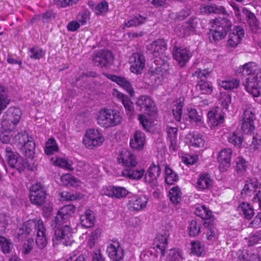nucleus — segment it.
<instances>
[{
    "mask_svg": "<svg viewBox=\"0 0 261 261\" xmlns=\"http://www.w3.org/2000/svg\"><path fill=\"white\" fill-rule=\"evenodd\" d=\"M238 76H243L245 90L254 97L261 95V66L249 62L240 65L235 70Z\"/></svg>",
    "mask_w": 261,
    "mask_h": 261,
    "instance_id": "nucleus-1",
    "label": "nucleus"
},
{
    "mask_svg": "<svg viewBox=\"0 0 261 261\" xmlns=\"http://www.w3.org/2000/svg\"><path fill=\"white\" fill-rule=\"evenodd\" d=\"M64 223L51 221V225L54 231V235L52 239L54 244L69 246L73 242L72 229L68 225H64Z\"/></svg>",
    "mask_w": 261,
    "mask_h": 261,
    "instance_id": "nucleus-2",
    "label": "nucleus"
},
{
    "mask_svg": "<svg viewBox=\"0 0 261 261\" xmlns=\"http://www.w3.org/2000/svg\"><path fill=\"white\" fill-rule=\"evenodd\" d=\"M105 138L102 133L97 129H87L83 138L82 142L88 149L94 150L102 145Z\"/></svg>",
    "mask_w": 261,
    "mask_h": 261,
    "instance_id": "nucleus-3",
    "label": "nucleus"
},
{
    "mask_svg": "<svg viewBox=\"0 0 261 261\" xmlns=\"http://www.w3.org/2000/svg\"><path fill=\"white\" fill-rule=\"evenodd\" d=\"M168 246V238L166 235L158 234L154 240L152 246L147 252V255L155 260L158 257L162 259L165 255Z\"/></svg>",
    "mask_w": 261,
    "mask_h": 261,
    "instance_id": "nucleus-4",
    "label": "nucleus"
},
{
    "mask_svg": "<svg viewBox=\"0 0 261 261\" xmlns=\"http://www.w3.org/2000/svg\"><path fill=\"white\" fill-rule=\"evenodd\" d=\"M5 152L7 161L11 168L16 169L20 173L24 171L26 162L22 157L17 152L13 151L10 147L6 148Z\"/></svg>",
    "mask_w": 261,
    "mask_h": 261,
    "instance_id": "nucleus-5",
    "label": "nucleus"
},
{
    "mask_svg": "<svg viewBox=\"0 0 261 261\" xmlns=\"http://www.w3.org/2000/svg\"><path fill=\"white\" fill-rule=\"evenodd\" d=\"M44 187L40 182L32 185L30 188L29 198L32 204L41 206L44 204L46 199Z\"/></svg>",
    "mask_w": 261,
    "mask_h": 261,
    "instance_id": "nucleus-6",
    "label": "nucleus"
},
{
    "mask_svg": "<svg viewBox=\"0 0 261 261\" xmlns=\"http://www.w3.org/2000/svg\"><path fill=\"white\" fill-rule=\"evenodd\" d=\"M43 221L41 218L30 219L25 222L22 225L21 234H18L19 239L21 236L27 237L28 235H34L35 233L40 230H43L44 227Z\"/></svg>",
    "mask_w": 261,
    "mask_h": 261,
    "instance_id": "nucleus-7",
    "label": "nucleus"
},
{
    "mask_svg": "<svg viewBox=\"0 0 261 261\" xmlns=\"http://www.w3.org/2000/svg\"><path fill=\"white\" fill-rule=\"evenodd\" d=\"M161 173V169L159 164L151 163L144 175V181L152 188L158 185V179Z\"/></svg>",
    "mask_w": 261,
    "mask_h": 261,
    "instance_id": "nucleus-8",
    "label": "nucleus"
},
{
    "mask_svg": "<svg viewBox=\"0 0 261 261\" xmlns=\"http://www.w3.org/2000/svg\"><path fill=\"white\" fill-rule=\"evenodd\" d=\"M137 106L140 109H144L148 115L155 117L157 114V108L154 101L148 96L141 95L136 102Z\"/></svg>",
    "mask_w": 261,
    "mask_h": 261,
    "instance_id": "nucleus-9",
    "label": "nucleus"
},
{
    "mask_svg": "<svg viewBox=\"0 0 261 261\" xmlns=\"http://www.w3.org/2000/svg\"><path fill=\"white\" fill-rule=\"evenodd\" d=\"M145 58L141 53H134L130 56L129 62L132 72L138 74L141 73L145 65Z\"/></svg>",
    "mask_w": 261,
    "mask_h": 261,
    "instance_id": "nucleus-10",
    "label": "nucleus"
},
{
    "mask_svg": "<svg viewBox=\"0 0 261 261\" xmlns=\"http://www.w3.org/2000/svg\"><path fill=\"white\" fill-rule=\"evenodd\" d=\"M97 123L106 128L114 126V113L113 110L102 109L98 112Z\"/></svg>",
    "mask_w": 261,
    "mask_h": 261,
    "instance_id": "nucleus-11",
    "label": "nucleus"
},
{
    "mask_svg": "<svg viewBox=\"0 0 261 261\" xmlns=\"http://www.w3.org/2000/svg\"><path fill=\"white\" fill-rule=\"evenodd\" d=\"M232 150L230 148H223L218 153L217 159L219 163V169L221 172H225L231 165Z\"/></svg>",
    "mask_w": 261,
    "mask_h": 261,
    "instance_id": "nucleus-12",
    "label": "nucleus"
},
{
    "mask_svg": "<svg viewBox=\"0 0 261 261\" xmlns=\"http://www.w3.org/2000/svg\"><path fill=\"white\" fill-rule=\"evenodd\" d=\"M113 59V54L110 51L102 49L94 54L93 62L95 66L102 67L109 65Z\"/></svg>",
    "mask_w": 261,
    "mask_h": 261,
    "instance_id": "nucleus-13",
    "label": "nucleus"
},
{
    "mask_svg": "<svg viewBox=\"0 0 261 261\" xmlns=\"http://www.w3.org/2000/svg\"><path fill=\"white\" fill-rule=\"evenodd\" d=\"M117 161L119 164L128 167H135L138 165L135 155L126 148L122 149L117 158Z\"/></svg>",
    "mask_w": 261,
    "mask_h": 261,
    "instance_id": "nucleus-14",
    "label": "nucleus"
},
{
    "mask_svg": "<svg viewBox=\"0 0 261 261\" xmlns=\"http://www.w3.org/2000/svg\"><path fill=\"white\" fill-rule=\"evenodd\" d=\"M174 59L181 67L186 65L192 56V53L187 48L174 47L173 49Z\"/></svg>",
    "mask_w": 261,
    "mask_h": 261,
    "instance_id": "nucleus-15",
    "label": "nucleus"
},
{
    "mask_svg": "<svg viewBox=\"0 0 261 261\" xmlns=\"http://www.w3.org/2000/svg\"><path fill=\"white\" fill-rule=\"evenodd\" d=\"M76 207L73 204L64 205L59 209L53 221L66 223L74 213Z\"/></svg>",
    "mask_w": 261,
    "mask_h": 261,
    "instance_id": "nucleus-16",
    "label": "nucleus"
},
{
    "mask_svg": "<svg viewBox=\"0 0 261 261\" xmlns=\"http://www.w3.org/2000/svg\"><path fill=\"white\" fill-rule=\"evenodd\" d=\"M167 47V42L163 38L157 39L146 46V49L154 56L162 54Z\"/></svg>",
    "mask_w": 261,
    "mask_h": 261,
    "instance_id": "nucleus-17",
    "label": "nucleus"
},
{
    "mask_svg": "<svg viewBox=\"0 0 261 261\" xmlns=\"http://www.w3.org/2000/svg\"><path fill=\"white\" fill-rule=\"evenodd\" d=\"M259 188V184L257 178H248L241 191V195L244 197H250L254 194Z\"/></svg>",
    "mask_w": 261,
    "mask_h": 261,
    "instance_id": "nucleus-18",
    "label": "nucleus"
},
{
    "mask_svg": "<svg viewBox=\"0 0 261 261\" xmlns=\"http://www.w3.org/2000/svg\"><path fill=\"white\" fill-rule=\"evenodd\" d=\"M244 30L241 26H235L232 32L229 35L228 40V45L231 47H236L240 43L244 36Z\"/></svg>",
    "mask_w": 261,
    "mask_h": 261,
    "instance_id": "nucleus-19",
    "label": "nucleus"
},
{
    "mask_svg": "<svg viewBox=\"0 0 261 261\" xmlns=\"http://www.w3.org/2000/svg\"><path fill=\"white\" fill-rule=\"evenodd\" d=\"M148 198L146 195H141L134 199L130 200L127 204L128 209L132 211H139L146 206Z\"/></svg>",
    "mask_w": 261,
    "mask_h": 261,
    "instance_id": "nucleus-20",
    "label": "nucleus"
},
{
    "mask_svg": "<svg viewBox=\"0 0 261 261\" xmlns=\"http://www.w3.org/2000/svg\"><path fill=\"white\" fill-rule=\"evenodd\" d=\"M203 226L206 229L205 233L206 239L211 242L216 241L219 238V232L215 226L214 221L213 220L204 221Z\"/></svg>",
    "mask_w": 261,
    "mask_h": 261,
    "instance_id": "nucleus-21",
    "label": "nucleus"
},
{
    "mask_svg": "<svg viewBox=\"0 0 261 261\" xmlns=\"http://www.w3.org/2000/svg\"><path fill=\"white\" fill-rule=\"evenodd\" d=\"M115 93H117L116 97L117 99L121 102L125 108L126 114L130 116L134 114V103L125 94L118 92L115 89Z\"/></svg>",
    "mask_w": 261,
    "mask_h": 261,
    "instance_id": "nucleus-22",
    "label": "nucleus"
},
{
    "mask_svg": "<svg viewBox=\"0 0 261 261\" xmlns=\"http://www.w3.org/2000/svg\"><path fill=\"white\" fill-rule=\"evenodd\" d=\"M145 141L144 134L140 131L137 130L134 135L133 138L130 139L129 144L133 149L140 150L144 148Z\"/></svg>",
    "mask_w": 261,
    "mask_h": 261,
    "instance_id": "nucleus-23",
    "label": "nucleus"
},
{
    "mask_svg": "<svg viewBox=\"0 0 261 261\" xmlns=\"http://www.w3.org/2000/svg\"><path fill=\"white\" fill-rule=\"evenodd\" d=\"M231 27V23L229 20L224 17H219L213 19L212 28H215L221 31L227 33Z\"/></svg>",
    "mask_w": 261,
    "mask_h": 261,
    "instance_id": "nucleus-24",
    "label": "nucleus"
},
{
    "mask_svg": "<svg viewBox=\"0 0 261 261\" xmlns=\"http://www.w3.org/2000/svg\"><path fill=\"white\" fill-rule=\"evenodd\" d=\"M213 180L208 173L200 174L197 181L196 188L198 191L209 189L212 185Z\"/></svg>",
    "mask_w": 261,
    "mask_h": 261,
    "instance_id": "nucleus-25",
    "label": "nucleus"
},
{
    "mask_svg": "<svg viewBox=\"0 0 261 261\" xmlns=\"http://www.w3.org/2000/svg\"><path fill=\"white\" fill-rule=\"evenodd\" d=\"M209 126L211 127L218 126L224 121V117L221 114H218L216 110L210 111L207 115Z\"/></svg>",
    "mask_w": 261,
    "mask_h": 261,
    "instance_id": "nucleus-26",
    "label": "nucleus"
},
{
    "mask_svg": "<svg viewBox=\"0 0 261 261\" xmlns=\"http://www.w3.org/2000/svg\"><path fill=\"white\" fill-rule=\"evenodd\" d=\"M80 222L82 226L85 228H90L93 226L95 217L93 212L89 209L86 210L84 214L80 216Z\"/></svg>",
    "mask_w": 261,
    "mask_h": 261,
    "instance_id": "nucleus-27",
    "label": "nucleus"
},
{
    "mask_svg": "<svg viewBox=\"0 0 261 261\" xmlns=\"http://www.w3.org/2000/svg\"><path fill=\"white\" fill-rule=\"evenodd\" d=\"M21 110L17 107H10L5 112L4 116L16 124H17L21 118Z\"/></svg>",
    "mask_w": 261,
    "mask_h": 261,
    "instance_id": "nucleus-28",
    "label": "nucleus"
},
{
    "mask_svg": "<svg viewBox=\"0 0 261 261\" xmlns=\"http://www.w3.org/2000/svg\"><path fill=\"white\" fill-rule=\"evenodd\" d=\"M185 98L180 97L174 101L172 109V113L175 119L177 121H180L182 114V109L184 106Z\"/></svg>",
    "mask_w": 261,
    "mask_h": 261,
    "instance_id": "nucleus-29",
    "label": "nucleus"
},
{
    "mask_svg": "<svg viewBox=\"0 0 261 261\" xmlns=\"http://www.w3.org/2000/svg\"><path fill=\"white\" fill-rule=\"evenodd\" d=\"M238 210L247 220H250L254 215V210L252 206L247 202H242L238 206Z\"/></svg>",
    "mask_w": 261,
    "mask_h": 261,
    "instance_id": "nucleus-30",
    "label": "nucleus"
},
{
    "mask_svg": "<svg viewBox=\"0 0 261 261\" xmlns=\"http://www.w3.org/2000/svg\"><path fill=\"white\" fill-rule=\"evenodd\" d=\"M195 215L201 218L205 221H208L212 220L214 221V216L212 212L204 205L197 206L195 210Z\"/></svg>",
    "mask_w": 261,
    "mask_h": 261,
    "instance_id": "nucleus-31",
    "label": "nucleus"
},
{
    "mask_svg": "<svg viewBox=\"0 0 261 261\" xmlns=\"http://www.w3.org/2000/svg\"><path fill=\"white\" fill-rule=\"evenodd\" d=\"M167 138L170 142V149L175 151L177 149V128L167 126L166 127Z\"/></svg>",
    "mask_w": 261,
    "mask_h": 261,
    "instance_id": "nucleus-32",
    "label": "nucleus"
},
{
    "mask_svg": "<svg viewBox=\"0 0 261 261\" xmlns=\"http://www.w3.org/2000/svg\"><path fill=\"white\" fill-rule=\"evenodd\" d=\"M115 83L125 90L130 96H133L135 91L130 83L125 77L115 75Z\"/></svg>",
    "mask_w": 261,
    "mask_h": 261,
    "instance_id": "nucleus-33",
    "label": "nucleus"
},
{
    "mask_svg": "<svg viewBox=\"0 0 261 261\" xmlns=\"http://www.w3.org/2000/svg\"><path fill=\"white\" fill-rule=\"evenodd\" d=\"M202 225L199 221L192 220L190 221L188 226L187 232L191 237H196L201 232Z\"/></svg>",
    "mask_w": 261,
    "mask_h": 261,
    "instance_id": "nucleus-34",
    "label": "nucleus"
},
{
    "mask_svg": "<svg viewBox=\"0 0 261 261\" xmlns=\"http://www.w3.org/2000/svg\"><path fill=\"white\" fill-rule=\"evenodd\" d=\"M25 155L29 158H33L35 154V143L33 138L30 136L23 144Z\"/></svg>",
    "mask_w": 261,
    "mask_h": 261,
    "instance_id": "nucleus-35",
    "label": "nucleus"
},
{
    "mask_svg": "<svg viewBox=\"0 0 261 261\" xmlns=\"http://www.w3.org/2000/svg\"><path fill=\"white\" fill-rule=\"evenodd\" d=\"M196 89L201 94H211L213 90L212 86L206 80H199L196 84Z\"/></svg>",
    "mask_w": 261,
    "mask_h": 261,
    "instance_id": "nucleus-36",
    "label": "nucleus"
},
{
    "mask_svg": "<svg viewBox=\"0 0 261 261\" xmlns=\"http://www.w3.org/2000/svg\"><path fill=\"white\" fill-rule=\"evenodd\" d=\"M178 175L166 165L165 169V181L169 185H172L178 180Z\"/></svg>",
    "mask_w": 261,
    "mask_h": 261,
    "instance_id": "nucleus-37",
    "label": "nucleus"
},
{
    "mask_svg": "<svg viewBox=\"0 0 261 261\" xmlns=\"http://www.w3.org/2000/svg\"><path fill=\"white\" fill-rule=\"evenodd\" d=\"M261 146V136L258 134L254 135L251 141L247 144L246 148L250 152H254Z\"/></svg>",
    "mask_w": 261,
    "mask_h": 261,
    "instance_id": "nucleus-38",
    "label": "nucleus"
},
{
    "mask_svg": "<svg viewBox=\"0 0 261 261\" xmlns=\"http://www.w3.org/2000/svg\"><path fill=\"white\" fill-rule=\"evenodd\" d=\"M201 10L202 12L206 14L215 13L224 14L226 13V11L224 7L216 5L204 6Z\"/></svg>",
    "mask_w": 261,
    "mask_h": 261,
    "instance_id": "nucleus-39",
    "label": "nucleus"
},
{
    "mask_svg": "<svg viewBox=\"0 0 261 261\" xmlns=\"http://www.w3.org/2000/svg\"><path fill=\"white\" fill-rule=\"evenodd\" d=\"M122 174L123 176L130 179L138 180L144 176L145 170L143 169L140 170L126 169L123 171Z\"/></svg>",
    "mask_w": 261,
    "mask_h": 261,
    "instance_id": "nucleus-40",
    "label": "nucleus"
},
{
    "mask_svg": "<svg viewBox=\"0 0 261 261\" xmlns=\"http://www.w3.org/2000/svg\"><path fill=\"white\" fill-rule=\"evenodd\" d=\"M182 193L178 186L173 187L169 191V199L172 203L177 204L181 198Z\"/></svg>",
    "mask_w": 261,
    "mask_h": 261,
    "instance_id": "nucleus-41",
    "label": "nucleus"
},
{
    "mask_svg": "<svg viewBox=\"0 0 261 261\" xmlns=\"http://www.w3.org/2000/svg\"><path fill=\"white\" fill-rule=\"evenodd\" d=\"M227 33L222 32L215 28H212L208 33L209 39L211 42H216L224 38Z\"/></svg>",
    "mask_w": 261,
    "mask_h": 261,
    "instance_id": "nucleus-42",
    "label": "nucleus"
},
{
    "mask_svg": "<svg viewBox=\"0 0 261 261\" xmlns=\"http://www.w3.org/2000/svg\"><path fill=\"white\" fill-rule=\"evenodd\" d=\"M183 259L182 252L178 248L169 250L166 258L167 261H182Z\"/></svg>",
    "mask_w": 261,
    "mask_h": 261,
    "instance_id": "nucleus-43",
    "label": "nucleus"
},
{
    "mask_svg": "<svg viewBox=\"0 0 261 261\" xmlns=\"http://www.w3.org/2000/svg\"><path fill=\"white\" fill-rule=\"evenodd\" d=\"M45 232L46 228L44 226L43 230L38 231L36 233V244L40 249H43L47 244Z\"/></svg>",
    "mask_w": 261,
    "mask_h": 261,
    "instance_id": "nucleus-44",
    "label": "nucleus"
},
{
    "mask_svg": "<svg viewBox=\"0 0 261 261\" xmlns=\"http://www.w3.org/2000/svg\"><path fill=\"white\" fill-rule=\"evenodd\" d=\"M59 147L56 140L54 138L48 139L45 144L44 152L47 155L53 154L55 152H58Z\"/></svg>",
    "mask_w": 261,
    "mask_h": 261,
    "instance_id": "nucleus-45",
    "label": "nucleus"
},
{
    "mask_svg": "<svg viewBox=\"0 0 261 261\" xmlns=\"http://www.w3.org/2000/svg\"><path fill=\"white\" fill-rule=\"evenodd\" d=\"M190 135V145L195 147H201L204 146V141L200 134L194 132Z\"/></svg>",
    "mask_w": 261,
    "mask_h": 261,
    "instance_id": "nucleus-46",
    "label": "nucleus"
},
{
    "mask_svg": "<svg viewBox=\"0 0 261 261\" xmlns=\"http://www.w3.org/2000/svg\"><path fill=\"white\" fill-rule=\"evenodd\" d=\"M240 83V81L239 79L233 78L229 80L220 81L219 85L225 90H231L237 89Z\"/></svg>",
    "mask_w": 261,
    "mask_h": 261,
    "instance_id": "nucleus-47",
    "label": "nucleus"
},
{
    "mask_svg": "<svg viewBox=\"0 0 261 261\" xmlns=\"http://www.w3.org/2000/svg\"><path fill=\"white\" fill-rule=\"evenodd\" d=\"M228 142L238 148H241L243 142L242 135H238L236 132L230 133L227 137Z\"/></svg>",
    "mask_w": 261,
    "mask_h": 261,
    "instance_id": "nucleus-48",
    "label": "nucleus"
},
{
    "mask_svg": "<svg viewBox=\"0 0 261 261\" xmlns=\"http://www.w3.org/2000/svg\"><path fill=\"white\" fill-rule=\"evenodd\" d=\"M247 162L242 157L237 158L236 162V171L240 175H244L247 171Z\"/></svg>",
    "mask_w": 261,
    "mask_h": 261,
    "instance_id": "nucleus-49",
    "label": "nucleus"
},
{
    "mask_svg": "<svg viewBox=\"0 0 261 261\" xmlns=\"http://www.w3.org/2000/svg\"><path fill=\"white\" fill-rule=\"evenodd\" d=\"M56 166H58L66 170L72 171L73 168L72 167V162H69L66 159L61 157H57L55 161L53 162Z\"/></svg>",
    "mask_w": 261,
    "mask_h": 261,
    "instance_id": "nucleus-50",
    "label": "nucleus"
},
{
    "mask_svg": "<svg viewBox=\"0 0 261 261\" xmlns=\"http://www.w3.org/2000/svg\"><path fill=\"white\" fill-rule=\"evenodd\" d=\"M247 22L251 31L256 33L260 29L259 22L254 14L250 13L247 15Z\"/></svg>",
    "mask_w": 261,
    "mask_h": 261,
    "instance_id": "nucleus-51",
    "label": "nucleus"
},
{
    "mask_svg": "<svg viewBox=\"0 0 261 261\" xmlns=\"http://www.w3.org/2000/svg\"><path fill=\"white\" fill-rule=\"evenodd\" d=\"M17 124L11 121L4 115L1 122V129L2 130L8 132H12L16 127Z\"/></svg>",
    "mask_w": 261,
    "mask_h": 261,
    "instance_id": "nucleus-52",
    "label": "nucleus"
},
{
    "mask_svg": "<svg viewBox=\"0 0 261 261\" xmlns=\"http://www.w3.org/2000/svg\"><path fill=\"white\" fill-rule=\"evenodd\" d=\"M146 17L139 15L133 17L125 23V26L128 28L137 27L144 23Z\"/></svg>",
    "mask_w": 261,
    "mask_h": 261,
    "instance_id": "nucleus-53",
    "label": "nucleus"
},
{
    "mask_svg": "<svg viewBox=\"0 0 261 261\" xmlns=\"http://www.w3.org/2000/svg\"><path fill=\"white\" fill-rule=\"evenodd\" d=\"M61 183L65 186H74L78 181V180L69 173L62 175L60 178Z\"/></svg>",
    "mask_w": 261,
    "mask_h": 261,
    "instance_id": "nucleus-54",
    "label": "nucleus"
},
{
    "mask_svg": "<svg viewBox=\"0 0 261 261\" xmlns=\"http://www.w3.org/2000/svg\"><path fill=\"white\" fill-rule=\"evenodd\" d=\"M60 198L64 201H74L81 197L79 193H73L68 191H63L60 194Z\"/></svg>",
    "mask_w": 261,
    "mask_h": 261,
    "instance_id": "nucleus-55",
    "label": "nucleus"
},
{
    "mask_svg": "<svg viewBox=\"0 0 261 261\" xmlns=\"http://www.w3.org/2000/svg\"><path fill=\"white\" fill-rule=\"evenodd\" d=\"M255 112V109L252 107H249L246 109L244 111L242 120L254 123V121L256 119Z\"/></svg>",
    "mask_w": 261,
    "mask_h": 261,
    "instance_id": "nucleus-56",
    "label": "nucleus"
},
{
    "mask_svg": "<svg viewBox=\"0 0 261 261\" xmlns=\"http://www.w3.org/2000/svg\"><path fill=\"white\" fill-rule=\"evenodd\" d=\"M90 15L91 13L88 10H83L79 13L77 16V22L80 23L81 25H85L90 19Z\"/></svg>",
    "mask_w": 261,
    "mask_h": 261,
    "instance_id": "nucleus-57",
    "label": "nucleus"
},
{
    "mask_svg": "<svg viewBox=\"0 0 261 261\" xmlns=\"http://www.w3.org/2000/svg\"><path fill=\"white\" fill-rule=\"evenodd\" d=\"M108 9V4L105 1H102L94 7L95 14L99 16L105 13Z\"/></svg>",
    "mask_w": 261,
    "mask_h": 261,
    "instance_id": "nucleus-58",
    "label": "nucleus"
},
{
    "mask_svg": "<svg viewBox=\"0 0 261 261\" xmlns=\"http://www.w3.org/2000/svg\"><path fill=\"white\" fill-rule=\"evenodd\" d=\"M170 66L167 62L162 61L160 65H157L155 67L154 72L156 74L161 75L162 76L165 75L169 71Z\"/></svg>",
    "mask_w": 261,
    "mask_h": 261,
    "instance_id": "nucleus-59",
    "label": "nucleus"
},
{
    "mask_svg": "<svg viewBox=\"0 0 261 261\" xmlns=\"http://www.w3.org/2000/svg\"><path fill=\"white\" fill-rule=\"evenodd\" d=\"M188 118L191 122L198 123L202 121V116L199 114L196 109H191L188 110Z\"/></svg>",
    "mask_w": 261,
    "mask_h": 261,
    "instance_id": "nucleus-60",
    "label": "nucleus"
},
{
    "mask_svg": "<svg viewBox=\"0 0 261 261\" xmlns=\"http://www.w3.org/2000/svg\"><path fill=\"white\" fill-rule=\"evenodd\" d=\"M11 242L6 238L0 236V247L4 253H8L11 250Z\"/></svg>",
    "mask_w": 261,
    "mask_h": 261,
    "instance_id": "nucleus-61",
    "label": "nucleus"
},
{
    "mask_svg": "<svg viewBox=\"0 0 261 261\" xmlns=\"http://www.w3.org/2000/svg\"><path fill=\"white\" fill-rule=\"evenodd\" d=\"M99 236L100 232L98 230H96L90 233L88 242V246L90 248H93L95 246Z\"/></svg>",
    "mask_w": 261,
    "mask_h": 261,
    "instance_id": "nucleus-62",
    "label": "nucleus"
},
{
    "mask_svg": "<svg viewBox=\"0 0 261 261\" xmlns=\"http://www.w3.org/2000/svg\"><path fill=\"white\" fill-rule=\"evenodd\" d=\"M191 252L199 256L202 252V247L201 243L199 241H193L191 243Z\"/></svg>",
    "mask_w": 261,
    "mask_h": 261,
    "instance_id": "nucleus-63",
    "label": "nucleus"
},
{
    "mask_svg": "<svg viewBox=\"0 0 261 261\" xmlns=\"http://www.w3.org/2000/svg\"><path fill=\"white\" fill-rule=\"evenodd\" d=\"M242 121L241 129L242 131L246 134H251L255 128L254 123L244 120H242Z\"/></svg>",
    "mask_w": 261,
    "mask_h": 261,
    "instance_id": "nucleus-64",
    "label": "nucleus"
}]
</instances>
